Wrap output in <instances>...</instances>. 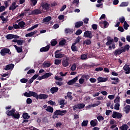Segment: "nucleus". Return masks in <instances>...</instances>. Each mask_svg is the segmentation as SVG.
<instances>
[{
  "mask_svg": "<svg viewBox=\"0 0 130 130\" xmlns=\"http://www.w3.org/2000/svg\"><path fill=\"white\" fill-rule=\"evenodd\" d=\"M24 96L27 98H30L31 96L37 98V92L35 91H28V92L26 91L24 93Z\"/></svg>",
  "mask_w": 130,
  "mask_h": 130,
  "instance_id": "nucleus-1",
  "label": "nucleus"
},
{
  "mask_svg": "<svg viewBox=\"0 0 130 130\" xmlns=\"http://www.w3.org/2000/svg\"><path fill=\"white\" fill-rule=\"evenodd\" d=\"M67 113V110H56L54 112V115L55 116H63V114H66Z\"/></svg>",
  "mask_w": 130,
  "mask_h": 130,
  "instance_id": "nucleus-2",
  "label": "nucleus"
},
{
  "mask_svg": "<svg viewBox=\"0 0 130 130\" xmlns=\"http://www.w3.org/2000/svg\"><path fill=\"white\" fill-rule=\"evenodd\" d=\"M0 54L2 56H5L6 54L11 55L12 53L10 52V50L8 48H5L3 49L1 51H0Z\"/></svg>",
  "mask_w": 130,
  "mask_h": 130,
  "instance_id": "nucleus-3",
  "label": "nucleus"
},
{
  "mask_svg": "<svg viewBox=\"0 0 130 130\" xmlns=\"http://www.w3.org/2000/svg\"><path fill=\"white\" fill-rule=\"evenodd\" d=\"M85 105L84 103H80L77 105H75L73 107V110L75 111L77 109H81L85 108Z\"/></svg>",
  "mask_w": 130,
  "mask_h": 130,
  "instance_id": "nucleus-4",
  "label": "nucleus"
},
{
  "mask_svg": "<svg viewBox=\"0 0 130 130\" xmlns=\"http://www.w3.org/2000/svg\"><path fill=\"white\" fill-rule=\"evenodd\" d=\"M62 64L63 67H68L70 64L69 57H64L62 60Z\"/></svg>",
  "mask_w": 130,
  "mask_h": 130,
  "instance_id": "nucleus-5",
  "label": "nucleus"
},
{
  "mask_svg": "<svg viewBox=\"0 0 130 130\" xmlns=\"http://www.w3.org/2000/svg\"><path fill=\"white\" fill-rule=\"evenodd\" d=\"M83 37L84 38H87L91 39L92 38H93V35L92 34L91 31L87 30L84 31Z\"/></svg>",
  "mask_w": 130,
  "mask_h": 130,
  "instance_id": "nucleus-6",
  "label": "nucleus"
},
{
  "mask_svg": "<svg viewBox=\"0 0 130 130\" xmlns=\"http://www.w3.org/2000/svg\"><path fill=\"white\" fill-rule=\"evenodd\" d=\"M112 117L113 118L120 119L122 117V115L121 113L113 111Z\"/></svg>",
  "mask_w": 130,
  "mask_h": 130,
  "instance_id": "nucleus-7",
  "label": "nucleus"
},
{
  "mask_svg": "<svg viewBox=\"0 0 130 130\" xmlns=\"http://www.w3.org/2000/svg\"><path fill=\"white\" fill-rule=\"evenodd\" d=\"M41 6L43 8V10L47 11H49L50 8V5L47 4V3H44L41 4Z\"/></svg>",
  "mask_w": 130,
  "mask_h": 130,
  "instance_id": "nucleus-8",
  "label": "nucleus"
},
{
  "mask_svg": "<svg viewBox=\"0 0 130 130\" xmlns=\"http://www.w3.org/2000/svg\"><path fill=\"white\" fill-rule=\"evenodd\" d=\"M36 100L38 99H44L45 100L48 98V95H46V94H41L40 95H38V93H37V97H35Z\"/></svg>",
  "mask_w": 130,
  "mask_h": 130,
  "instance_id": "nucleus-9",
  "label": "nucleus"
},
{
  "mask_svg": "<svg viewBox=\"0 0 130 130\" xmlns=\"http://www.w3.org/2000/svg\"><path fill=\"white\" fill-rule=\"evenodd\" d=\"M78 77L76 76V77H75L74 78H73V79L71 80L70 81L68 82V84L69 85H73L74 83H75L76 82H77V81H78Z\"/></svg>",
  "mask_w": 130,
  "mask_h": 130,
  "instance_id": "nucleus-10",
  "label": "nucleus"
},
{
  "mask_svg": "<svg viewBox=\"0 0 130 130\" xmlns=\"http://www.w3.org/2000/svg\"><path fill=\"white\" fill-rule=\"evenodd\" d=\"M42 12L40 10L36 9L34 11H32L31 14H29V15H38L42 14Z\"/></svg>",
  "mask_w": 130,
  "mask_h": 130,
  "instance_id": "nucleus-11",
  "label": "nucleus"
},
{
  "mask_svg": "<svg viewBox=\"0 0 130 130\" xmlns=\"http://www.w3.org/2000/svg\"><path fill=\"white\" fill-rule=\"evenodd\" d=\"M50 48V45H47L46 47H44L42 48H41L40 49V51L41 52H47L49 50Z\"/></svg>",
  "mask_w": 130,
  "mask_h": 130,
  "instance_id": "nucleus-12",
  "label": "nucleus"
},
{
  "mask_svg": "<svg viewBox=\"0 0 130 130\" xmlns=\"http://www.w3.org/2000/svg\"><path fill=\"white\" fill-rule=\"evenodd\" d=\"M123 69L124 71H126L125 73L126 74H129L130 73V67L129 65L125 64Z\"/></svg>",
  "mask_w": 130,
  "mask_h": 130,
  "instance_id": "nucleus-13",
  "label": "nucleus"
},
{
  "mask_svg": "<svg viewBox=\"0 0 130 130\" xmlns=\"http://www.w3.org/2000/svg\"><path fill=\"white\" fill-rule=\"evenodd\" d=\"M16 109H12L10 111H7L6 114L8 116H12L15 114V112H16Z\"/></svg>",
  "mask_w": 130,
  "mask_h": 130,
  "instance_id": "nucleus-14",
  "label": "nucleus"
},
{
  "mask_svg": "<svg viewBox=\"0 0 130 130\" xmlns=\"http://www.w3.org/2000/svg\"><path fill=\"white\" fill-rule=\"evenodd\" d=\"M14 67V65L13 63H11L10 64H8L6 66V68L4 69L6 71H9L10 70H13Z\"/></svg>",
  "mask_w": 130,
  "mask_h": 130,
  "instance_id": "nucleus-15",
  "label": "nucleus"
},
{
  "mask_svg": "<svg viewBox=\"0 0 130 130\" xmlns=\"http://www.w3.org/2000/svg\"><path fill=\"white\" fill-rule=\"evenodd\" d=\"M79 4V0H73L72 3L71 4V6H75V8H78Z\"/></svg>",
  "mask_w": 130,
  "mask_h": 130,
  "instance_id": "nucleus-16",
  "label": "nucleus"
},
{
  "mask_svg": "<svg viewBox=\"0 0 130 130\" xmlns=\"http://www.w3.org/2000/svg\"><path fill=\"white\" fill-rule=\"evenodd\" d=\"M111 80H115V81H112L111 84L116 85L119 83V78L115 77H111Z\"/></svg>",
  "mask_w": 130,
  "mask_h": 130,
  "instance_id": "nucleus-17",
  "label": "nucleus"
},
{
  "mask_svg": "<svg viewBox=\"0 0 130 130\" xmlns=\"http://www.w3.org/2000/svg\"><path fill=\"white\" fill-rule=\"evenodd\" d=\"M97 80L99 83H102L106 82L108 80V79L105 77H99L98 78Z\"/></svg>",
  "mask_w": 130,
  "mask_h": 130,
  "instance_id": "nucleus-18",
  "label": "nucleus"
},
{
  "mask_svg": "<svg viewBox=\"0 0 130 130\" xmlns=\"http://www.w3.org/2000/svg\"><path fill=\"white\" fill-rule=\"evenodd\" d=\"M14 47L18 53H21L22 52V46L18 47L17 45H15Z\"/></svg>",
  "mask_w": 130,
  "mask_h": 130,
  "instance_id": "nucleus-19",
  "label": "nucleus"
},
{
  "mask_svg": "<svg viewBox=\"0 0 130 130\" xmlns=\"http://www.w3.org/2000/svg\"><path fill=\"white\" fill-rule=\"evenodd\" d=\"M37 30H35L34 31H31L30 33H28L26 34L25 37L26 38L28 37H32L34 35L37 34Z\"/></svg>",
  "mask_w": 130,
  "mask_h": 130,
  "instance_id": "nucleus-20",
  "label": "nucleus"
},
{
  "mask_svg": "<svg viewBox=\"0 0 130 130\" xmlns=\"http://www.w3.org/2000/svg\"><path fill=\"white\" fill-rule=\"evenodd\" d=\"M58 90V88L57 87H53L50 89V92L52 94L56 93Z\"/></svg>",
  "mask_w": 130,
  "mask_h": 130,
  "instance_id": "nucleus-21",
  "label": "nucleus"
},
{
  "mask_svg": "<svg viewBox=\"0 0 130 130\" xmlns=\"http://www.w3.org/2000/svg\"><path fill=\"white\" fill-rule=\"evenodd\" d=\"M16 5V2H13L12 3V5L10 6L9 7V10H12L14 11V10H16V7L15 6Z\"/></svg>",
  "mask_w": 130,
  "mask_h": 130,
  "instance_id": "nucleus-22",
  "label": "nucleus"
},
{
  "mask_svg": "<svg viewBox=\"0 0 130 130\" xmlns=\"http://www.w3.org/2000/svg\"><path fill=\"white\" fill-rule=\"evenodd\" d=\"M122 53V52L121 50H119V49L115 50L114 51H113V54L116 57L118 56V55H120Z\"/></svg>",
  "mask_w": 130,
  "mask_h": 130,
  "instance_id": "nucleus-23",
  "label": "nucleus"
},
{
  "mask_svg": "<svg viewBox=\"0 0 130 130\" xmlns=\"http://www.w3.org/2000/svg\"><path fill=\"white\" fill-rule=\"evenodd\" d=\"M83 21L76 22L75 23V27L76 28H79L80 27H81L83 25Z\"/></svg>",
  "mask_w": 130,
  "mask_h": 130,
  "instance_id": "nucleus-24",
  "label": "nucleus"
},
{
  "mask_svg": "<svg viewBox=\"0 0 130 130\" xmlns=\"http://www.w3.org/2000/svg\"><path fill=\"white\" fill-rule=\"evenodd\" d=\"M120 130H127L129 128V126L126 124H124L122 126L119 127Z\"/></svg>",
  "mask_w": 130,
  "mask_h": 130,
  "instance_id": "nucleus-25",
  "label": "nucleus"
},
{
  "mask_svg": "<svg viewBox=\"0 0 130 130\" xmlns=\"http://www.w3.org/2000/svg\"><path fill=\"white\" fill-rule=\"evenodd\" d=\"M52 19V18L51 16H49L47 17H45L43 19V22H49Z\"/></svg>",
  "mask_w": 130,
  "mask_h": 130,
  "instance_id": "nucleus-26",
  "label": "nucleus"
},
{
  "mask_svg": "<svg viewBox=\"0 0 130 130\" xmlns=\"http://www.w3.org/2000/svg\"><path fill=\"white\" fill-rule=\"evenodd\" d=\"M71 49L73 52L78 51V48L77 46H76L75 44H72V45L71 46Z\"/></svg>",
  "mask_w": 130,
  "mask_h": 130,
  "instance_id": "nucleus-27",
  "label": "nucleus"
},
{
  "mask_svg": "<svg viewBox=\"0 0 130 130\" xmlns=\"http://www.w3.org/2000/svg\"><path fill=\"white\" fill-rule=\"evenodd\" d=\"M22 117L24 119H29L30 118V116L28 115V113H23Z\"/></svg>",
  "mask_w": 130,
  "mask_h": 130,
  "instance_id": "nucleus-28",
  "label": "nucleus"
},
{
  "mask_svg": "<svg viewBox=\"0 0 130 130\" xmlns=\"http://www.w3.org/2000/svg\"><path fill=\"white\" fill-rule=\"evenodd\" d=\"M91 44V40L86 39L83 42L84 45H89Z\"/></svg>",
  "mask_w": 130,
  "mask_h": 130,
  "instance_id": "nucleus-29",
  "label": "nucleus"
},
{
  "mask_svg": "<svg viewBox=\"0 0 130 130\" xmlns=\"http://www.w3.org/2000/svg\"><path fill=\"white\" fill-rule=\"evenodd\" d=\"M102 24H104V27L106 28L108 24H109V22H108L107 21H104L103 22H100L99 25L100 26L102 25Z\"/></svg>",
  "mask_w": 130,
  "mask_h": 130,
  "instance_id": "nucleus-30",
  "label": "nucleus"
},
{
  "mask_svg": "<svg viewBox=\"0 0 130 130\" xmlns=\"http://www.w3.org/2000/svg\"><path fill=\"white\" fill-rule=\"evenodd\" d=\"M124 111L126 114H128L130 111V106L127 105L126 107H124Z\"/></svg>",
  "mask_w": 130,
  "mask_h": 130,
  "instance_id": "nucleus-31",
  "label": "nucleus"
},
{
  "mask_svg": "<svg viewBox=\"0 0 130 130\" xmlns=\"http://www.w3.org/2000/svg\"><path fill=\"white\" fill-rule=\"evenodd\" d=\"M46 111L47 112H50L52 113L53 112L54 109L52 107H51L50 106H48L46 109Z\"/></svg>",
  "mask_w": 130,
  "mask_h": 130,
  "instance_id": "nucleus-32",
  "label": "nucleus"
},
{
  "mask_svg": "<svg viewBox=\"0 0 130 130\" xmlns=\"http://www.w3.org/2000/svg\"><path fill=\"white\" fill-rule=\"evenodd\" d=\"M107 41L108 42L106 43V45L107 46L112 45L114 42V39L109 40V39H107Z\"/></svg>",
  "mask_w": 130,
  "mask_h": 130,
  "instance_id": "nucleus-33",
  "label": "nucleus"
},
{
  "mask_svg": "<svg viewBox=\"0 0 130 130\" xmlns=\"http://www.w3.org/2000/svg\"><path fill=\"white\" fill-rule=\"evenodd\" d=\"M64 56V54H62V53H57L55 54V57L56 58H61Z\"/></svg>",
  "mask_w": 130,
  "mask_h": 130,
  "instance_id": "nucleus-34",
  "label": "nucleus"
},
{
  "mask_svg": "<svg viewBox=\"0 0 130 130\" xmlns=\"http://www.w3.org/2000/svg\"><path fill=\"white\" fill-rule=\"evenodd\" d=\"M57 44V41L56 39H53L51 41V46H55Z\"/></svg>",
  "mask_w": 130,
  "mask_h": 130,
  "instance_id": "nucleus-35",
  "label": "nucleus"
},
{
  "mask_svg": "<svg viewBox=\"0 0 130 130\" xmlns=\"http://www.w3.org/2000/svg\"><path fill=\"white\" fill-rule=\"evenodd\" d=\"M0 19H1V20H2L3 22L2 24H4L5 22H8V19H6L3 15H1L0 16Z\"/></svg>",
  "mask_w": 130,
  "mask_h": 130,
  "instance_id": "nucleus-36",
  "label": "nucleus"
},
{
  "mask_svg": "<svg viewBox=\"0 0 130 130\" xmlns=\"http://www.w3.org/2000/svg\"><path fill=\"white\" fill-rule=\"evenodd\" d=\"M64 31L66 34H72L73 32V30L70 28H65Z\"/></svg>",
  "mask_w": 130,
  "mask_h": 130,
  "instance_id": "nucleus-37",
  "label": "nucleus"
},
{
  "mask_svg": "<svg viewBox=\"0 0 130 130\" xmlns=\"http://www.w3.org/2000/svg\"><path fill=\"white\" fill-rule=\"evenodd\" d=\"M129 27V24H127L126 21H124L123 24V27L125 30H127Z\"/></svg>",
  "mask_w": 130,
  "mask_h": 130,
  "instance_id": "nucleus-38",
  "label": "nucleus"
},
{
  "mask_svg": "<svg viewBox=\"0 0 130 130\" xmlns=\"http://www.w3.org/2000/svg\"><path fill=\"white\" fill-rule=\"evenodd\" d=\"M88 121L87 120H83L82 123H81V126H87L88 124Z\"/></svg>",
  "mask_w": 130,
  "mask_h": 130,
  "instance_id": "nucleus-39",
  "label": "nucleus"
},
{
  "mask_svg": "<svg viewBox=\"0 0 130 130\" xmlns=\"http://www.w3.org/2000/svg\"><path fill=\"white\" fill-rule=\"evenodd\" d=\"M89 75H85V74H84L82 76H81V78H83V79H85V80L86 81L88 80L89 79Z\"/></svg>",
  "mask_w": 130,
  "mask_h": 130,
  "instance_id": "nucleus-40",
  "label": "nucleus"
},
{
  "mask_svg": "<svg viewBox=\"0 0 130 130\" xmlns=\"http://www.w3.org/2000/svg\"><path fill=\"white\" fill-rule=\"evenodd\" d=\"M18 25H19V26L21 28H23L24 27V26L25 25V23L24 21H20L18 23Z\"/></svg>",
  "mask_w": 130,
  "mask_h": 130,
  "instance_id": "nucleus-41",
  "label": "nucleus"
},
{
  "mask_svg": "<svg viewBox=\"0 0 130 130\" xmlns=\"http://www.w3.org/2000/svg\"><path fill=\"white\" fill-rule=\"evenodd\" d=\"M51 75H52L51 73L50 72V73H48L44 74L43 76L44 77L45 79H46L47 78H49V77H51Z\"/></svg>",
  "mask_w": 130,
  "mask_h": 130,
  "instance_id": "nucleus-42",
  "label": "nucleus"
},
{
  "mask_svg": "<svg viewBox=\"0 0 130 130\" xmlns=\"http://www.w3.org/2000/svg\"><path fill=\"white\" fill-rule=\"evenodd\" d=\"M12 116L14 118L19 119L20 117V115L19 113H14Z\"/></svg>",
  "mask_w": 130,
  "mask_h": 130,
  "instance_id": "nucleus-43",
  "label": "nucleus"
},
{
  "mask_svg": "<svg viewBox=\"0 0 130 130\" xmlns=\"http://www.w3.org/2000/svg\"><path fill=\"white\" fill-rule=\"evenodd\" d=\"M66 43V40L65 39L61 40L59 43V46H63Z\"/></svg>",
  "mask_w": 130,
  "mask_h": 130,
  "instance_id": "nucleus-44",
  "label": "nucleus"
},
{
  "mask_svg": "<svg viewBox=\"0 0 130 130\" xmlns=\"http://www.w3.org/2000/svg\"><path fill=\"white\" fill-rule=\"evenodd\" d=\"M119 20L121 23H123L125 22V17L122 16L119 18Z\"/></svg>",
  "mask_w": 130,
  "mask_h": 130,
  "instance_id": "nucleus-45",
  "label": "nucleus"
},
{
  "mask_svg": "<svg viewBox=\"0 0 130 130\" xmlns=\"http://www.w3.org/2000/svg\"><path fill=\"white\" fill-rule=\"evenodd\" d=\"M129 4L127 2H122L121 3V4L119 5L120 7H127L128 6Z\"/></svg>",
  "mask_w": 130,
  "mask_h": 130,
  "instance_id": "nucleus-46",
  "label": "nucleus"
},
{
  "mask_svg": "<svg viewBox=\"0 0 130 130\" xmlns=\"http://www.w3.org/2000/svg\"><path fill=\"white\" fill-rule=\"evenodd\" d=\"M76 69H77V65L76 64V63H73L71 68V70L72 71H75Z\"/></svg>",
  "mask_w": 130,
  "mask_h": 130,
  "instance_id": "nucleus-47",
  "label": "nucleus"
},
{
  "mask_svg": "<svg viewBox=\"0 0 130 130\" xmlns=\"http://www.w3.org/2000/svg\"><path fill=\"white\" fill-rule=\"evenodd\" d=\"M90 125L92 127H94L97 125V123L95 122L94 120H92L90 121Z\"/></svg>",
  "mask_w": 130,
  "mask_h": 130,
  "instance_id": "nucleus-48",
  "label": "nucleus"
},
{
  "mask_svg": "<svg viewBox=\"0 0 130 130\" xmlns=\"http://www.w3.org/2000/svg\"><path fill=\"white\" fill-rule=\"evenodd\" d=\"M120 107L119 103H116L114 106V109L116 110H119Z\"/></svg>",
  "mask_w": 130,
  "mask_h": 130,
  "instance_id": "nucleus-49",
  "label": "nucleus"
},
{
  "mask_svg": "<svg viewBox=\"0 0 130 130\" xmlns=\"http://www.w3.org/2000/svg\"><path fill=\"white\" fill-rule=\"evenodd\" d=\"M61 60L55 59L54 64L56 66H58V65L60 64L61 63Z\"/></svg>",
  "mask_w": 130,
  "mask_h": 130,
  "instance_id": "nucleus-50",
  "label": "nucleus"
},
{
  "mask_svg": "<svg viewBox=\"0 0 130 130\" xmlns=\"http://www.w3.org/2000/svg\"><path fill=\"white\" fill-rule=\"evenodd\" d=\"M6 38L8 40H12L13 39V34H9L6 36Z\"/></svg>",
  "mask_w": 130,
  "mask_h": 130,
  "instance_id": "nucleus-51",
  "label": "nucleus"
},
{
  "mask_svg": "<svg viewBox=\"0 0 130 130\" xmlns=\"http://www.w3.org/2000/svg\"><path fill=\"white\" fill-rule=\"evenodd\" d=\"M81 38L80 37H78L76 38V41H75V43H74L73 44H75L76 45H77V44L79 43L80 41L81 40Z\"/></svg>",
  "mask_w": 130,
  "mask_h": 130,
  "instance_id": "nucleus-52",
  "label": "nucleus"
},
{
  "mask_svg": "<svg viewBox=\"0 0 130 130\" xmlns=\"http://www.w3.org/2000/svg\"><path fill=\"white\" fill-rule=\"evenodd\" d=\"M6 9L4 6H0V13L4 12Z\"/></svg>",
  "mask_w": 130,
  "mask_h": 130,
  "instance_id": "nucleus-53",
  "label": "nucleus"
},
{
  "mask_svg": "<svg viewBox=\"0 0 130 130\" xmlns=\"http://www.w3.org/2000/svg\"><path fill=\"white\" fill-rule=\"evenodd\" d=\"M28 82V79L26 78H22L20 79V82L23 84L26 83V82Z\"/></svg>",
  "mask_w": 130,
  "mask_h": 130,
  "instance_id": "nucleus-54",
  "label": "nucleus"
},
{
  "mask_svg": "<svg viewBox=\"0 0 130 130\" xmlns=\"http://www.w3.org/2000/svg\"><path fill=\"white\" fill-rule=\"evenodd\" d=\"M105 118L102 116H99L97 117V119L99 122L103 121Z\"/></svg>",
  "mask_w": 130,
  "mask_h": 130,
  "instance_id": "nucleus-55",
  "label": "nucleus"
},
{
  "mask_svg": "<svg viewBox=\"0 0 130 130\" xmlns=\"http://www.w3.org/2000/svg\"><path fill=\"white\" fill-rule=\"evenodd\" d=\"M23 43H24L23 40H18L17 42V44L20 46H22L23 45Z\"/></svg>",
  "mask_w": 130,
  "mask_h": 130,
  "instance_id": "nucleus-56",
  "label": "nucleus"
},
{
  "mask_svg": "<svg viewBox=\"0 0 130 130\" xmlns=\"http://www.w3.org/2000/svg\"><path fill=\"white\" fill-rule=\"evenodd\" d=\"M38 0H30L31 3L32 4V6H36Z\"/></svg>",
  "mask_w": 130,
  "mask_h": 130,
  "instance_id": "nucleus-57",
  "label": "nucleus"
},
{
  "mask_svg": "<svg viewBox=\"0 0 130 130\" xmlns=\"http://www.w3.org/2000/svg\"><path fill=\"white\" fill-rule=\"evenodd\" d=\"M82 32V30L81 29H78L76 31L75 34L77 35V36H79L80 35H81Z\"/></svg>",
  "mask_w": 130,
  "mask_h": 130,
  "instance_id": "nucleus-58",
  "label": "nucleus"
},
{
  "mask_svg": "<svg viewBox=\"0 0 130 130\" xmlns=\"http://www.w3.org/2000/svg\"><path fill=\"white\" fill-rule=\"evenodd\" d=\"M87 58V55L86 54H83L81 56V59L82 60H85Z\"/></svg>",
  "mask_w": 130,
  "mask_h": 130,
  "instance_id": "nucleus-59",
  "label": "nucleus"
},
{
  "mask_svg": "<svg viewBox=\"0 0 130 130\" xmlns=\"http://www.w3.org/2000/svg\"><path fill=\"white\" fill-rule=\"evenodd\" d=\"M103 70V67L96 68L95 69V71H96V72H101V71H102Z\"/></svg>",
  "mask_w": 130,
  "mask_h": 130,
  "instance_id": "nucleus-60",
  "label": "nucleus"
},
{
  "mask_svg": "<svg viewBox=\"0 0 130 130\" xmlns=\"http://www.w3.org/2000/svg\"><path fill=\"white\" fill-rule=\"evenodd\" d=\"M84 82H85V79H84V78H81L79 80V84H82L84 83Z\"/></svg>",
  "mask_w": 130,
  "mask_h": 130,
  "instance_id": "nucleus-61",
  "label": "nucleus"
},
{
  "mask_svg": "<svg viewBox=\"0 0 130 130\" xmlns=\"http://www.w3.org/2000/svg\"><path fill=\"white\" fill-rule=\"evenodd\" d=\"M114 103L115 104H119V103H120V97H119V98L117 97L115 99Z\"/></svg>",
  "mask_w": 130,
  "mask_h": 130,
  "instance_id": "nucleus-62",
  "label": "nucleus"
},
{
  "mask_svg": "<svg viewBox=\"0 0 130 130\" xmlns=\"http://www.w3.org/2000/svg\"><path fill=\"white\" fill-rule=\"evenodd\" d=\"M59 105H65V100H60L59 102Z\"/></svg>",
  "mask_w": 130,
  "mask_h": 130,
  "instance_id": "nucleus-63",
  "label": "nucleus"
},
{
  "mask_svg": "<svg viewBox=\"0 0 130 130\" xmlns=\"http://www.w3.org/2000/svg\"><path fill=\"white\" fill-rule=\"evenodd\" d=\"M35 72V71L34 70V69H30L28 71L27 74L28 75H29L30 74H32V73H34Z\"/></svg>",
  "mask_w": 130,
  "mask_h": 130,
  "instance_id": "nucleus-64",
  "label": "nucleus"
}]
</instances>
